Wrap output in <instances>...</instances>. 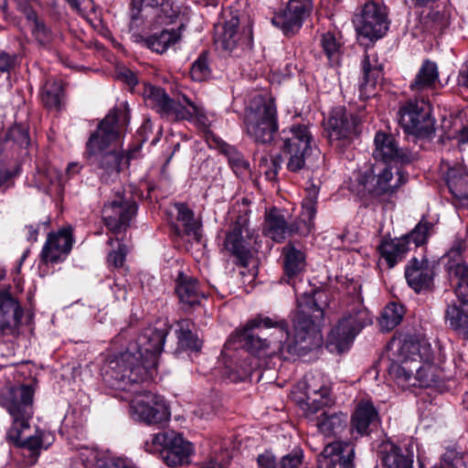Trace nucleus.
I'll return each mask as SVG.
<instances>
[{
	"instance_id": "nucleus-1",
	"label": "nucleus",
	"mask_w": 468,
	"mask_h": 468,
	"mask_svg": "<svg viewBox=\"0 0 468 468\" xmlns=\"http://www.w3.org/2000/svg\"><path fill=\"white\" fill-rule=\"evenodd\" d=\"M326 300L327 293L319 291L299 303L292 339L289 337L285 320L261 314L256 316L246 324L240 335L243 346L256 356H279L284 360L305 355L322 343L320 326Z\"/></svg>"
},
{
	"instance_id": "nucleus-2",
	"label": "nucleus",
	"mask_w": 468,
	"mask_h": 468,
	"mask_svg": "<svg viewBox=\"0 0 468 468\" xmlns=\"http://www.w3.org/2000/svg\"><path fill=\"white\" fill-rule=\"evenodd\" d=\"M167 335V328L144 329L125 352L108 360L103 372L105 382L113 388L125 389L127 383L154 380Z\"/></svg>"
},
{
	"instance_id": "nucleus-3",
	"label": "nucleus",
	"mask_w": 468,
	"mask_h": 468,
	"mask_svg": "<svg viewBox=\"0 0 468 468\" xmlns=\"http://www.w3.org/2000/svg\"><path fill=\"white\" fill-rule=\"evenodd\" d=\"M127 105L124 109L114 108L99 122L97 129L90 134L87 142L90 155H99L98 165L102 170L101 178L108 182L112 176L116 177L122 166L128 165V159L122 152L113 149L106 151L117 141L121 128L129 122Z\"/></svg>"
},
{
	"instance_id": "nucleus-4",
	"label": "nucleus",
	"mask_w": 468,
	"mask_h": 468,
	"mask_svg": "<svg viewBox=\"0 0 468 468\" xmlns=\"http://www.w3.org/2000/svg\"><path fill=\"white\" fill-rule=\"evenodd\" d=\"M244 125L247 134L256 144H271L278 131L277 109L273 100L261 95L253 97L245 111Z\"/></svg>"
},
{
	"instance_id": "nucleus-5",
	"label": "nucleus",
	"mask_w": 468,
	"mask_h": 468,
	"mask_svg": "<svg viewBox=\"0 0 468 468\" xmlns=\"http://www.w3.org/2000/svg\"><path fill=\"white\" fill-rule=\"evenodd\" d=\"M373 323V316L366 308L360 297L357 302L348 308L346 314L331 330L327 348L338 354L348 350L356 336L367 325Z\"/></svg>"
},
{
	"instance_id": "nucleus-6",
	"label": "nucleus",
	"mask_w": 468,
	"mask_h": 468,
	"mask_svg": "<svg viewBox=\"0 0 468 468\" xmlns=\"http://www.w3.org/2000/svg\"><path fill=\"white\" fill-rule=\"evenodd\" d=\"M142 381L127 383L124 390L132 394L130 399V415L137 421L148 425L166 423L170 419V411L165 399L146 389L141 385Z\"/></svg>"
},
{
	"instance_id": "nucleus-7",
	"label": "nucleus",
	"mask_w": 468,
	"mask_h": 468,
	"mask_svg": "<svg viewBox=\"0 0 468 468\" xmlns=\"http://www.w3.org/2000/svg\"><path fill=\"white\" fill-rule=\"evenodd\" d=\"M282 158L286 160V168L299 173L305 167L306 158L312 151L313 136L305 124H292L281 133Z\"/></svg>"
},
{
	"instance_id": "nucleus-8",
	"label": "nucleus",
	"mask_w": 468,
	"mask_h": 468,
	"mask_svg": "<svg viewBox=\"0 0 468 468\" xmlns=\"http://www.w3.org/2000/svg\"><path fill=\"white\" fill-rule=\"evenodd\" d=\"M216 44L224 51L240 56L253 46L252 21L249 16H231L217 34Z\"/></svg>"
},
{
	"instance_id": "nucleus-9",
	"label": "nucleus",
	"mask_w": 468,
	"mask_h": 468,
	"mask_svg": "<svg viewBox=\"0 0 468 468\" xmlns=\"http://www.w3.org/2000/svg\"><path fill=\"white\" fill-rule=\"evenodd\" d=\"M398 118L404 133L418 139H431L435 133V122L431 117L430 106L423 99L406 101L400 106Z\"/></svg>"
},
{
	"instance_id": "nucleus-10",
	"label": "nucleus",
	"mask_w": 468,
	"mask_h": 468,
	"mask_svg": "<svg viewBox=\"0 0 468 468\" xmlns=\"http://www.w3.org/2000/svg\"><path fill=\"white\" fill-rule=\"evenodd\" d=\"M137 212V204L131 189L115 193L113 198L105 204L102 219L106 228L113 234L125 232Z\"/></svg>"
},
{
	"instance_id": "nucleus-11",
	"label": "nucleus",
	"mask_w": 468,
	"mask_h": 468,
	"mask_svg": "<svg viewBox=\"0 0 468 468\" xmlns=\"http://www.w3.org/2000/svg\"><path fill=\"white\" fill-rule=\"evenodd\" d=\"M402 351L408 356L412 355L410 357L412 362H415L416 386L429 388L441 379L439 367L431 362L433 353L429 344L420 341H404Z\"/></svg>"
},
{
	"instance_id": "nucleus-12",
	"label": "nucleus",
	"mask_w": 468,
	"mask_h": 468,
	"mask_svg": "<svg viewBox=\"0 0 468 468\" xmlns=\"http://www.w3.org/2000/svg\"><path fill=\"white\" fill-rule=\"evenodd\" d=\"M254 242L255 230L250 227L249 217L239 215L226 233L224 249L237 259V264L247 267L252 257Z\"/></svg>"
},
{
	"instance_id": "nucleus-13",
	"label": "nucleus",
	"mask_w": 468,
	"mask_h": 468,
	"mask_svg": "<svg viewBox=\"0 0 468 468\" xmlns=\"http://www.w3.org/2000/svg\"><path fill=\"white\" fill-rule=\"evenodd\" d=\"M356 180L360 187L357 190L358 194L364 196L367 193L373 197H382L395 193L400 186L407 182V177L400 170H397V177L394 178L388 166L382 168L375 176L373 168L368 167L366 171L359 172Z\"/></svg>"
},
{
	"instance_id": "nucleus-14",
	"label": "nucleus",
	"mask_w": 468,
	"mask_h": 468,
	"mask_svg": "<svg viewBox=\"0 0 468 468\" xmlns=\"http://www.w3.org/2000/svg\"><path fill=\"white\" fill-rule=\"evenodd\" d=\"M34 389L28 385L8 387L2 390L0 403L14 418V425L28 429L33 416Z\"/></svg>"
},
{
	"instance_id": "nucleus-15",
	"label": "nucleus",
	"mask_w": 468,
	"mask_h": 468,
	"mask_svg": "<svg viewBox=\"0 0 468 468\" xmlns=\"http://www.w3.org/2000/svg\"><path fill=\"white\" fill-rule=\"evenodd\" d=\"M151 441L166 465L176 467L189 463L193 445L181 434L173 431L159 432L152 436Z\"/></svg>"
},
{
	"instance_id": "nucleus-16",
	"label": "nucleus",
	"mask_w": 468,
	"mask_h": 468,
	"mask_svg": "<svg viewBox=\"0 0 468 468\" xmlns=\"http://www.w3.org/2000/svg\"><path fill=\"white\" fill-rule=\"evenodd\" d=\"M358 122V117L345 107H335L324 123L331 145L340 150L350 145L356 134Z\"/></svg>"
},
{
	"instance_id": "nucleus-17",
	"label": "nucleus",
	"mask_w": 468,
	"mask_h": 468,
	"mask_svg": "<svg viewBox=\"0 0 468 468\" xmlns=\"http://www.w3.org/2000/svg\"><path fill=\"white\" fill-rule=\"evenodd\" d=\"M359 37L370 41L381 38L388 29L387 8L381 3L370 1L353 19Z\"/></svg>"
},
{
	"instance_id": "nucleus-18",
	"label": "nucleus",
	"mask_w": 468,
	"mask_h": 468,
	"mask_svg": "<svg viewBox=\"0 0 468 468\" xmlns=\"http://www.w3.org/2000/svg\"><path fill=\"white\" fill-rule=\"evenodd\" d=\"M312 10V0H289L286 7L271 18V23L284 35H293L300 30Z\"/></svg>"
},
{
	"instance_id": "nucleus-19",
	"label": "nucleus",
	"mask_w": 468,
	"mask_h": 468,
	"mask_svg": "<svg viewBox=\"0 0 468 468\" xmlns=\"http://www.w3.org/2000/svg\"><path fill=\"white\" fill-rule=\"evenodd\" d=\"M375 149L373 157L385 164H410L414 160V155L407 149L399 146L395 137L391 133L378 132L374 137Z\"/></svg>"
},
{
	"instance_id": "nucleus-20",
	"label": "nucleus",
	"mask_w": 468,
	"mask_h": 468,
	"mask_svg": "<svg viewBox=\"0 0 468 468\" xmlns=\"http://www.w3.org/2000/svg\"><path fill=\"white\" fill-rule=\"evenodd\" d=\"M414 446L413 441L403 444L385 441L378 447V456L385 468H412Z\"/></svg>"
},
{
	"instance_id": "nucleus-21",
	"label": "nucleus",
	"mask_w": 468,
	"mask_h": 468,
	"mask_svg": "<svg viewBox=\"0 0 468 468\" xmlns=\"http://www.w3.org/2000/svg\"><path fill=\"white\" fill-rule=\"evenodd\" d=\"M73 241L71 227L63 228L56 233H48L40 253L41 261L46 264L63 261L69 254Z\"/></svg>"
},
{
	"instance_id": "nucleus-22",
	"label": "nucleus",
	"mask_w": 468,
	"mask_h": 468,
	"mask_svg": "<svg viewBox=\"0 0 468 468\" xmlns=\"http://www.w3.org/2000/svg\"><path fill=\"white\" fill-rule=\"evenodd\" d=\"M405 279L416 293L431 292L434 285L433 267L426 257H413L406 265Z\"/></svg>"
},
{
	"instance_id": "nucleus-23",
	"label": "nucleus",
	"mask_w": 468,
	"mask_h": 468,
	"mask_svg": "<svg viewBox=\"0 0 468 468\" xmlns=\"http://www.w3.org/2000/svg\"><path fill=\"white\" fill-rule=\"evenodd\" d=\"M305 219L295 220L290 225L286 222L284 216L280 210L273 207L266 212L264 220V234L276 242L283 241L287 237L292 234H306L305 230L301 229L300 224H304Z\"/></svg>"
},
{
	"instance_id": "nucleus-24",
	"label": "nucleus",
	"mask_w": 468,
	"mask_h": 468,
	"mask_svg": "<svg viewBox=\"0 0 468 468\" xmlns=\"http://www.w3.org/2000/svg\"><path fill=\"white\" fill-rule=\"evenodd\" d=\"M23 309L8 290L0 291V332L15 335L21 324Z\"/></svg>"
},
{
	"instance_id": "nucleus-25",
	"label": "nucleus",
	"mask_w": 468,
	"mask_h": 468,
	"mask_svg": "<svg viewBox=\"0 0 468 468\" xmlns=\"http://www.w3.org/2000/svg\"><path fill=\"white\" fill-rule=\"evenodd\" d=\"M163 117L172 121L196 120L203 127H207L208 124L204 109L186 96L182 97V101L171 100Z\"/></svg>"
},
{
	"instance_id": "nucleus-26",
	"label": "nucleus",
	"mask_w": 468,
	"mask_h": 468,
	"mask_svg": "<svg viewBox=\"0 0 468 468\" xmlns=\"http://www.w3.org/2000/svg\"><path fill=\"white\" fill-rule=\"evenodd\" d=\"M321 455L326 468H354L355 449L349 441L330 442Z\"/></svg>"
},
{
	"instance_id": "nucleus-27",
	"label": "nucleus",
	"mask_w": 468,
	"mask_h": 468,
	"mask_svg": "<svg viewBox=\"0 0 468 468\" xmlns=\"http://www.w3.org/2000/svg\"><path fill=\"white\" fill-rule=\"evenodd\" d=\"M363 80L360 84V97L367 100L375 95L377 84L383 79V66L377 54L364 55L362 60Z\"/></svg>"
},
{
	"instance_id": "nucleus-28",
	"label": "nucleus",
	"mask_w": 468,
	"mask_h": 468,
	"mask_svg": "<svg viewBox=\"0 0 468 468\" xmlns=\"http://www.w3.org/2000/svg\"><path fill=\"white\" fill-rule=\"evenodd\" d=\"M380 421L378 412L371 401H361L357 404L352 418V431L360 436L368 434Z\"/></svg>"
},
{
	"instance_id": "nucleus-29",
	"label": "nucleus",
	"mask_w": 468,
	"mask_h": 468,
	"mask_svg": "<svg viewBox=\"0 0 468 468\" xmlns=\"http://www.w3.org/2000/svg\"><path fill=\"white\" fill-rule=\"evenodd\" d=\"M24 430L19 426H13L8 432V438L22 449L24 456L28 458L27 463L34 464L44 447L43 432L37 431L35 435L22 438L21 433Z\"/></svg>"
},
{
	"instance_id": "nucleus-30",
	"label": "nucleus",
	"mask_w": 468,
	"mask_h": 468,
	"mask_svg": "<svg viewBox=\"0 0 468 468\" xmlns=\"http://www.w3.org/2000/svg\"><path fill=\"white\" fill-rule=\"evenodd\" d=\"M176 292L185 307L197 305L204 298L197 280L183 272H180L176 278Z\"/></svg>"
},
{
	"instance_id": "nucleus-31",
	"label": "nucleus",
	"mask_w": 468,
	"mask_h": 468,
	"mask_svg": "<svg viewBox=\"0 0 468 468\" xmlns=\"http://www.w3.org/2000/svg\"><path fill=\"white\" fill-rule=\"evenodd\" d=\"M439 82L437 64L430 59H425L414 80L410 82V89L415 94H423L425 91L433 90Z\"/></svg>"
},
{
	"instance_id": "nucleus-32",
	"label": "nucleus",
	"mask_w": 468,
	"mask_h": 468,
	"mask_svg": "<svg viewBox=\"0 0 468 468\" xmlns=\"http://www.w3.org/2000/svg\"><path fill=\"white\" fill-rule=\"evenodd\" d=\"M18 9L23 12L30 25L31 31L36 40L42 46L51 43L53 34L51 30L39 19L32 9L34 0H15Z\"/></svg>"
},
{
	"instance_id": "nucleus-33",
	"label": "nucleus",
	"mask_w": 468,
	"mask_h": 468,
	"mask_svg": "<svg viewBox=\"0 0 468 468\" xmlns=\"http://www.w3.org/2000/svg\"><path fill=\"white\" fill-rule=\"evenodd\" d=\"M410 250V241L403 236L396 239H382L378 245L379 253L385 260L388 269L394 268L398 262L403 261Z\"/></svg>"
},
{
	"instance_id": "nucleus-34",
	"label": "nucleus",
	"mask_w": 468,
	"mask_h": 468,
	"mask_svg": "<svg viewBox=\"0 0 468 468\" xmlns=\"http://www.w3.org/2000/svg\"><path fill=\"white\" fill-rule=\"evenodd\" d=\"M402 360L400 363H391L388 373L396 383L403 389L416 386L415 380V362H412L411 356L402 351V346L399 348Z\"/></svg>"
},
{
	"instance_id": "nucleus-35",
	"label": "nucleus",
	"mask_w": 468,
	"mask_h": 468,
	"mask_svg": "<svg viewBox=\"0 0 468 468\" xmlns=\"http://www.w3.org/2000/svg\"><path fill=\"white\" fill-rule=\"evenodd\" d=\"M444 317L452 330L463 339H468V306L448 304Z\"/></svg>"
},
{
	"instance_id": "nucleus-36",
	"label": "nucleus",
	"mask_w": 468,
	"mask_h": 468,
	"mask_svg": "<svg viewBox=\"0 0 468 468\" xmlns=\"http://www.w3.org/2000/svg\"><path fill=\"white\" fill-rule=\"evenodd\" d=\"M181 38L180 29H164L147 37H143L144 44L156 53H163Z\"/></svg>"
},
{
	"instance_id": "nucleus-37",
	"label": "nucleus",
	"mask_w": 468,
	"mask_h": 468,
	"mask_svg": "<svg viewBox=\"0 0 468 468\" xmlns=\"http://www.w3.org/2000/svg\"><path fill=\"white\" fill-rule=\"evenodd\" d=\"M347 424V416L343 412H323L317 421V428L324 436H335Z\"/></svg>"
},
{
	"instance_id": "nucleus-38",
	"label": "nucleus",
	"mask_w": 468,
	"mask_h": 468,
	"mask_svg": "<svg viewBox=\"0 0 468 468\" xmlns=\"http://www.w3.org/2000/svg\"><path fill=\"white\" fill-rule=\"evenodd\" d=\"M450 275L454 279V292L463 303H468V264L458 262L449 267Z\"/></svg>"
},
{
	"instance_id": "nucleus-39",
	"label": "nucleus",
	"mask_w": 468,
	"mask_h": 468,
	"mask_svg": "<svg viewBox=\"0 0 468 468\" xmlns=\"http://www.w3.org/2000/svg\"><path fill=\"white\" fill-rule=\"evenodd\" d=\"M132 5L138 10L143 5L154 8L170 20L176 19L181 12L180 6L174 0H133Z\"/></svg>"
},
{
	"instance_id": "nucleus-40",
	"label": "nucleus",
	"mask_w": 468,
	"mask_h": 468,
	"mask_svg": "<svg viewBox=\"0 0 468 468\" xmlns=\"http://www.w3.org/2000/svg\"><path fill=\"white\" fill-rule=\"evenodd\" d=\"M177 327L176 336L178 347L184 350H199L201 343L197 336L192 332L194 324L188 319H183L177 323Z\"/></svg>"
},
{
	"instance_id": "nucleus-41",
	"label": "nucleus",
	"mask_w": 468,
	"mask_h": 468,
	"mask_svg": "<svg viewBox=\"0 0 468 468\" xmlns=\"http://www.w3.org/2000/svg\"><path fill=\"white\" fill-rule=\"evenodd\" d=\"M284 257V271L289 277L301 272L304 268L305 256L303 252L297 250L292 244H288L282 250Z\"/></svg>"
},
{
	"instance_id": "nucleus-42",
	"label": "nucleus",
	"mask_w": 468,
	"mask_h": 468,
	"mask_svg": "<svg viewBox=\"0 0 468 468\" xmlns=\"http://www.w3.org/2000/svg\"><path fill=\"white\" fill-rule=\"evenodd\" d=\"M320 46L331 66L338 65L342 57L343 48L340 39L334 33L325 32L321 35Z\"/></svg>"
},
{
	"instance_id": "nucleus-43",
	"label": "nucleus",
	"mask_w": 468,
	"mask_h": 468,
	"mask_svg": "<svg viewBox=\"0 0 468 468\" xmlns=\"http://www.w3.org/2000/svg\"><path fill=\"white\" fill-rule=\"evenodd\" d=\"M176 208L177 211L176 219L183 223L186 234L193 236L196 240L199 241L201 239V225L195 218L193 210L184 203L176 204Z\"/></svg>"
},
{
	"instance_id": "nucleus-44",
	"label": "nucleus",
	"mask_w": 468,
	"mask_h": 468,
	"mask_svg": "<svg viewBox=\"0 0 468 468\" xmlns=\"http://www.w3.org/2000/svg\"><path fill=\"white\" fill-rule=\"evenodd\" d=\"M319 186L311 183V185L306 188V196L303 200V217L306 218L304 222V227L306 228V231L310 232L311 229L314 226V218L316 215V205L319 195Z\"/></svg>"
},
{
	"instance_id": "nucleus-45",
	"label": "nucleus",
	"mask_w": 468,
	"mask_h": 468,
	"mask_svg": "<svg viewBox=\"0 0 468 468\" xmlns=\"http://www.w3.org/2000/svg\"><path fill=\"white\" fill-rule=\"evenodd\" d=\"M146 102L162 116H164L172 99L164 89L153 85L146 86L144 91Z\"/></svg>"
},
{
	"instance_id": "nucleus-46",
	"label": "nucleus",
	"mask_w": 468,
	"mask_h": 468,
	"mask_svg": "<svg viewBox=\"0 0 468 468\" xmlns=\"http://www.w3.org/2000/svg\"><path fill=\"white\" fill-rule=\"evenodd\" d=\"M404 314V307L401 304L389 303L383 309L379 319L381 328L386 331L392 330L402 321Z\"/></svg>"
},
{
	"instance_id": "nucleus-47",
	"label": "nucleus",
	"mask_w": 468,
	"mask_h": 468,
	"mask_svg": "<svg viewBox=\"0 0 468 468\" xmlns=\"http://www.w3.org/2000/svg\"><path fill=\"white\" fill-rule=\"evenodd\" d=\"M90 455L95 459L96 468H135L127 458L112 455L109 452L98 453L90 450Z\"/></svg>"
},
{
	"instance_id": "nucleus-48",
	"label": "nucleus",
	"mask_w": 468,
	"mask_h": 468,
	"mask_svg": "<svg viewBox=\"0 0 468 468\" xmlns=\"http://www.w3.org/2000/svg\"><path fill=\"white\" fill-rule=\"evenodd\" d=\"M63 96L64 90L60 82H48L42 93V101L49 109H59Z\"/></svg>"
},
{
	"instance_id": "nucleus-49",
	"label": "nucleus",
	"mask_w": 468,
	"mask_h": 468,
	"mask_svg": "<svg viewBox=\"0 0 468 468\" xmlns=\"http://www.w3.org/2000/svg\"><path fill=\"white\" fill-rule=\"evenodd\" d=\"M432 228L433 224L422 218L415 228L403 237L410 241V245L412 243L417 248L427 242Z\"/></svg>"
},
{
	"instance_id": "nucleus-50",
	"label": "nucleus",
	"mask_w": 468,
	"mask_h": 468,
	"mask_svg": "<svg viewBox=\"0 0 468 468\" xmlns=\"http://www.w3.org/2000/svg\"><path fill=\"white\" fill-rule=\"evenodd\" d=\"M282 158L281 154L271 157L270 159L264 155L259 160V167L261 171L265 175V177L269 181H275L277 174L281 168Z\"/></svg>"
},
{
	"instance_id": "nucleus-51",
	"label": "nucleus",
	"mask_w": 468,
	"mask_h": 468,
	"mask_svg": "<svg viewBox=\"0 0 468 468\" xmlns=\"http://www.w3.org/2000/svg\"><path fill=\"white\" fill-rule=\"evenodd\" d=\"M210 73L211 69L208 65L207 53L204 51L193 62L190 75L194 80L203 81L210 76Z\"/></svg>"
},
{
	"instance_id": "nucleus-52",
	"label": "nucleus",
	"mask_w": 468,
	"mask_h": 468,
	"mask_svg": "<svg viewBox=\"0 0 468 468\" xmlns=\"http://www.w3.org/2000/svg\"><path fill=\"white\" fill-rule=\"evenodd\" d=\"M453 171H450L448 177V186L451 191L457 197L468 198V175L461 174L459 176H452Z\"/></svg>"
},
{
	"instance_id": "nucleus-53",
	"label": "nucleus",
	"mask_w": 468,
	"mask_h": 468,
	"mask_svg": "<svg viewBox=\"0 0 468 468\" xmlns=\"http://www.w3.org/2000/svg\"><path fill=\"white\" fill-rule=\"evenodd\" d=\"M227 154H229V162L236 173L249 168V163L235 148H229Z\"/></svg>"
},
{
	"instance_id": "nucleus-54",
	"label": "nucleus",
	"mask_w": 468,
	"mask_h": 468,
	"mask_svg": "<svg viewBox=\"0 0 468 468\" xmlns=\"http://www.w3.org/2000/svg\"><path fill=\"white\" fill-rule=\"evenodd\" d=\"M127 254V248L123 243L118 244V250H112L108 255L109 265L114 268H120L123 265Z\"/></svg>"
},
{
	"instance_id": "nucleus-55",
	"label": "nucleus",
	"mask_w": 468,
	"mask_h": 468,
	"mask_svg": "<svg viewBox=\"0 0 468 468\" xmlns=\"http://www.w3.org/2000/svg\"><path fill=\"white\" fill-rule=\"evenodd\" d=\"M302 461L303 454L300 452L288 453L281 458V468H299Z\"/></svg>"
},
{
	"instance_id": "nucleus-56",
	"label": "nucleus",
	"mask_w": 468,
	"mask_h": 468,
	"mask_svg": "<svg viewBox=\"0 0 468 468\" xmlns=\"http://www.w3.org/2000/svg\"><path fill=\"white\" fill-rule=\"evenodd\" d=\"M257 463L258 468H281V462L278 463L275 456L270 452L260 454Z\"/></svg>"
},
{
	"instance_id": "nucleus-57",
	"label": "nucleus",
	"mask_w": 468,
	"mask_h": 468,
	"mask_svg": "<svg viewBox=\"0 0 468 468\" xmlns=\"http://www.w3.org/2000/svg\"><path fill=\"white\" fill-rule=\"evenodd\" d=\"M111 289L116 301H126L128 295L126 281H115Z\"/></svg>"
},
{
	"instance_id": "nucleus-58",
	"label": "nucleus",
	"mask_w": 468,
	"mask_h": 468,
	"mask_svg": "<svg viewBox=\"0 0 468 468\" xmlns=\"http://www.w3.org/2000/svg\"><path fill=\"white\" fill-rule=\"evenodd\" d=\"M309 392H313L320 396V399H314L313 400V403L316 404L317 408L328 406L331 403V399L329 398L330 390L328 388L322 387L319 390L310 388Z\"/></svg>"
},
{
	"instance_id": "nucleus-59",
	"label": "nucleus",
	"mask_w": 468,
	"mask_h": 468,
	"mask_svg": "<svg viewBox=\"0 0 468 468\" xmlns=\"http://www.w3.org/2000/svg\"><path fill=\"white\" fill-rule=\"evenodd\" d=\"M117 78L130 87H134L138 80L136 75L127 68H121L117 70Z\"/></svg>"
},
{
	"instance_id": "nucleus-60",
	"label": "nucleus",
	"mask_w": 468,
	"mask_h": 468,
	"mask_svg": "<svg viewBox=\"0 0 468 468\" xmlns=\"http://www.w3.org/2000/svg\"><path fill=\"white\" fill-rule=\"evenodd\" d=\"M16 58L5 52H0V74L8 72L15 64Z\"/></svg>"
},
{
	"instance_id": "nucleus-61",
	"label": "nucleus",
	"mask_w": 468,
	"mask_h": 468,
	"mask_svg": "<svg viewBox=\"0 0 468 468\" xmlns=\"http://www.w3.org/2000/svg\"><path fill=\"white\" fill-rule=\"evenodd\" d=\"M216 413V410L213 406L207 403H203L196 410L195 414L201 419H209Z\"/></svg>"
},
{
	"instance_id": "nucleus-62",
	"label": "nucleus",
	"mask_w": 468,
	"mask_h": 468,
	"mask_svg": "<svg viewBox=\"0 0 468 468\" xmlns=\"http://www.w3.org/2000/svg\"><path fill=\"white\" fill-rule=\"evenodd\" d=\"M12 136L18 141L20 144L27 145L29 137L27 130L22 127H16L11 131Z\"/></svg>"
},
{
	"instance_id": "nucleus-63",
	"label": "nucleus",
	"mask_w": 468,
	"mask_h": 468,
	"mask_svg": "<svg viewBox=\"0 0 468 468\" xmlns=\"http://www.w3.org/2000/svg\"><path fill=\"white\" fill-rule=\"evenodd\" d=\"M458 84L468 89V64L460 69Z\"/></svg>"
},
{
	"instance_id": "nucleus-64",
	"label": "nucleus",
	"mask_w": 468,
	"mask_h": 468,
	"mask_svg": "<svg viewBox=\"0 0 468 468\" xmlns=\"http://www.w3.org/2000/svg\"><path fill=\"white\" fill-rule=\"evenodd\" d=\"M27 229V239L30 242H35L37 239L38 227L33 225L26 226Z\"/></svg>"
}]
</instances>
